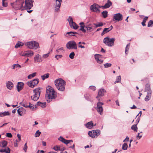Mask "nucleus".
<instances>
[{
    "label": "nucleus",
    "instance_id": "nucleus-1",
    "mask_svg": "<svg viewBox=\"0 0 153 153\" xmlns=\"http://www.w3.org/2000/svg\"><path fill=\"white\" fill-rule=\"evenodd\" d=\"M57 97V94L52 87L48 86L46 88L45 98L47 102H50L53 100H54Z\"/></svg>",
    "mask_w": 153,
    "mask_h": 153
},
{
    "label": "nucleus",
    "instance_id": "nucleus-2",
    "mask_svg": "<svg viewBox=\"0 0 153 153\" xmlns=\"http://www.w3.org/2000/svg\"><path fill=\"white\" fill-rule=\"evenodd\" d=\"M56 88L59 91H65L66 82L63 79L59 78L56 80L54 81Z\"/></svg>",
    "mask_w": 153,
    "mask_h": 153
},
{
    "label": "nucleus",
    "instance_id": "nucleus-3",
    "mask_svg": "<svg viewBox=\"0 0 153 153\" xmlns=\"http://www.w3.org/2000/svg\"><path fill=\"white\" fill-rule=\"evenodd\" d=\"M24 3V0H17L14 3H11V5L16 10H24L23 4Z\"/></svg>",
    "mask_w": 153,
    "mask_h": 153
},
{
    "label": "nucleus",
    "instance_id": "nucleus-4",
    "mask_svg": "<svg viewBox=\"0 0 153 153\" xmlns=\"http://www.w3.org/2000/svg\"><path fill=\"white\" fill-rule=\"evenodd\" d=\"M41 88H37L33 90V92L34 94L33 96L31 97V99L34 101H36L39 98L40 95L41 91L40 90Z\"/></svg>",
    "mask_w": 153,
    "mask_h": 153
},
{
    "label": "nucleus",
    "instance_id": "nucleus-5",
    "mask_svg": "<svg viewBox=\"0 0 153 153\" xmlns=\"http://www.w3.org/2000/svg\"><path fill=\"white\" fill-rule=\"evenodd\" d=\"M25 45L29 48L36 49L39 47V43L36 41H31L25 43Z\"/></svg>",
    "mask_w": 153,
    "mask_h": 153
},
{
    "label": "nucleus",
    "instance_id": "nucleus-6",
    "mask_svg": "<svg viewBox=\"0 0 153 153\" xmlns=\"http://www.w3.org/2000/svg\"><path fill=\"white\" fill-rule=\"evenodd\" d=\"M115 38L110 39L108 37H106L103 39V43L109 47H112L114 45Z\"/></svg>",
    "mask_w": 153,
    "mask_h": 153
},
{
    "label": "nucleus",
    "instance_id": "nucleus-7",
    "mask_svg": "<svg viewBox=\"0 0 153 153\" xmlns=\"http://www.w3.org/2000/svg\"><path fill=\"white\" fill-rule=\"evenodd\" d=\"M100 131L99 129L90 131L88 132V134L90 137L92 138L97 137L100 134Z\"/></svg>",
    "mask_w": 153,
    "mask_h": 153
},
{
    "label": "nucleus",
    "instance_id": "nucleus-8",
    "mask_svg": "<svg viewBox=\"0 0 153 153\" xmlns=\"http://www.w3.org/2000/svg\"><path fill=\"white\" fill-rule=\"evenodd\" d=\"M39 82V80L38 79H35L27 82V84L30 87L33 88L35 86L37 85Z\"/></svg>",
    "mask_w": 153,
    "mask_h": 153
},
{
    "label": "nucleus",
    "instance_id": "nucleus-9",
    "mask_svg": "<svg viewBox=\"0 0 153 153\" xmlns=\"http://www.w3.org/2000/svg\"><path fill=\"white\" fill-rule=\"evenodd\" d=\"M66 47L68 49H77L76 44L74 41H69L67 43Z\"/></svg>",
    "mask_w": 153,
    "mask_h": 153
},
{
    "label": "nucleus",
    "instance_id": "nucleus-10",
    "mask_svg": "<svg viewBox=\"0 0 153 153\" xmlns=\"http://www.w3.org/2000/svg\"><path fill=\"white\" fill-rule=\"evenodd\" d=\"M101 7L97 4H94L90 6V10L92 12L96 13H100V10L99 9Z\"/></svg>",
    "mask_w": 153,
    "mask_h": 153
},
{
    "label": "nucleus",
    "instance_id": "nucleus-11",
    "mask_svg": "<svg viewBox=\"0 0 153 153\" xmlns=\"http://www.w3.org/2000/svg\"><path fill=\"white\" fill-rule=\"evenodd\" d=\"M67 20L68 21L70 26L71 28H73L75 30L78 28V26L75 22L73 21V19L71 16H69Z\"/></svg>",
    "mask_w": 153,
    "mask_h": 153
},
{
    "label": "nucleus",
    "instance_id": "nucleus-12",
    "mask_svg": "<svg viewBox=\"0 0 153 153\" xmlns=\"http://www.w3.org/2000/svg\"><path fill=\"white\" fill-rule=\"evenodd\" d=\"M34 1L32 0H25V5L24 6V9H31L33 6V3Z\"/></svg>",
    "mask_w": 153,
    "mask_h": 153
},
{
    "label": "nucleus",
    "instance_id": "nucleus-13",
    "mask_svg": "<svg viewBox=\"0 0 153 153\" xmlns=\"http://www.w3.org/2000/svg\"><path fill=\"white\" fill-rule=\"evenodd\" d=\"M103 103L101 102H99L97 103V107L96 108L97 111L101 115L102 114L103 109L102 105Z\"/></svg>",
    "mask_w": 153,
    "mask_h": 153
},
{
    "label": "nucleus",
    "instance_id": "nucleus-14",
    "mask_svg": "<svg viewBox=\"0 0 153 153\" xmlns=\"http://www.w3.org/2000/svg\"><path fill=\"white\" fill-rule=\"evenodd\" d=\"M123 16L120 13H116L114 14L113 17V20H117L118 21H121L123 19Z\"/></svg>",
    "mask_w": 153,
    "mask_h": 153
},
{
    "label": "nucleus",
    "instance_id": "nucleus-15",
    "mask_svg": "<svg viewBox=\"0 0 153 153\" xmlns=\"http://www.w3.org/2000/svg\"><path fill=\"white\" fill-rule=\"evenodd\" d=\"M34 62L35 63L40 62L42 61L41 56L39 54L35 56L34 58Z\"/></svg>",
    "mask_w": 153,
    "mask_h": 153
},
{
    "label": "nucleus",
    "instance_id": "nucleus-16",
    "mask_svg": "<svg viewBox=\"0 0 153 153\" xmlns=\"http://www.w3.org/2000/svg\"><path fill=\"white\" fill-rule=\"evenodd\" d=\"M24 83L22 82H19L17 85V91L19 92L23 89L24 87Z\"/></svg>",
    "mask_w": 153,
    "mask_h": 153
},
{
    "label": "nucleus",
    "instance_id": "nucleus-17",
    "mask_svg": "<svg viewBox=\"0 0 153 153\" xmlns=\"http://www.w3.org/2000/svg\"><path fill=\"white\" fill-rule=\"evenodd\" d=\"M112 5V2L110 0H108L107 3L104 5L101 6V7L103 9H106L109 8Z\"/></svg>",
    "mask_w": 153,
    "mask_h": 153
},
{
    "label": "nucleus",
    "instance_id": "nucleus-18",
    "mask_svg": "<svg viewBox=\"0 0 153 153\" xmlns=\"http://www.w3.org/2000/svg\"><path fill=\"white\" fill-rule=\"evenodd\" d=\"M113 28V27L112 25L109 27L105 28L101 33V35L103 36L105 33L109 32Z\"/></svg>",
    "mask_w": 153,
    "mask_h": 153
},
{
    "label": "nucleus",
    "instance_id": "nucleus-19",
    "mask_svg": "<svg viewBox=\"0 0 153 153\" xmlns=\"http://www.w3.org/2000/svg\"><path fill=\"white\" fill-rule=\"evenodd\" d=\"M7 142L6 140H3L0 142V147L1 148H5L7 147Z\"/></svg>",
    "mask_w": 153,
    "mask_h": 153
},
{
    "label": "nucleus",
    "instance_id": "nucleus-20",
    "mask_svg": "<svg viewBox=\"0 0 153 153\" xmlns=\"http://www.w3.org/2000/svg\"><path fill=\"white\" fill-rule=\"evenodd\" d=\"M13 83L10 81H8L7 83V88L11 90L13 88Z\"/></svg>",
    "mask_w": 153,
    "mask_h": 153
},
{
    "label": "nucleus",
    "instance_id": "nucleus-21",
    "mask_svg": "<svg viewBox=\"0 0 153 153\" xmlns=\"http://www.w3.org/2000/svg\"><path fill=\"white\" fill-rule=\"evenodd\" d=\"M145 91L147 93H152V91L150 88V85L149 84H147L146 85Z\"/></svg>",
    "mask_w": 153,
    "mask_h": 153
},
{
    "label": "nucleus",
    "instance_id": "nucleus-22",
    "mask_svg": "<svg viewBox=\"0 0 153 153\" xmlns=\"http://www.w3.org/2000/svg\"><path fill=\"white\" fill-rule=\"evenodd\" d=\"M105 92V90L104 89H100L98 92V95L100 97L104 95V94Z\"/></svg>",
    "mask_w": 153,
    "mask_h": 153
},
{
    "label": "nucleus",
    "instance_id": "nucleus-23",
    "mask_svg": "<svg viewBox=\"0 0 153 153\" xmlns=\"http://www.w3.org/2000/svg\"><path fill=\"white\" fill-rule=\"evenodd\" d=\"M20 104L21 105L25 108H28L30 106V103L29 102L28 103L25 101H23L20 102Z\"/></svg>",
    "mask_w": 153,
    "mask_h": 153
},
{
    "label": "nucleus",
    "instance_id": "nucleus-24",
    "mask_svg": "<svg viewBox=\"0 0 153 153\" xmlns=\"http://www.w3.org/2000/svg\"><path fill=\"white\" fill-rule=\"evenodd\" d=\"M0 152L1 153H10V149L9 147H7L5 149H0Z\"/></svg>",
    "mask_w": 153,
    "mask_h": 153
},
{
    "label": "nucleus",
    "instance_id": "nucleus-25",
    "mask_svg": "<svg viewBox=\"0 0 153 153\" xmlns=\"http://www.w3.org/2000/svg\"><path fill=\"white\" fill-rule=\"evenodd\" d=\"M10 113L8 111H4L3 112H0V117H3L5 116H8L10 115Z\"/></svg>",
    "mask_w": 153,
    "mask_h": 153
},
{
    "label": "nucleus",
    "instance_id": "nucleus-26",
    "mask_svg": "<svg viewBox=\"0 0 153 153\" xmlns=\"http://www.w3.org/2000/svg\"><path fill=\"white\" fill-rule=\"evenodd\" d=\"M76 34H78V33L76 32L70 31L67 32L65 35L67 37H68V36H67V35L68 34L70 36H75L76 37H77V36L75 35Z\"/></svg>",
    "mask_w": 153,
    "mask_h": 153
},
{
    "label": "nucleus",
    "instance_id": "nucleus-27",
    "mask_svg": "<svg viewBox=\"0 0 153 153\" xmlns=\"http://www.w3.org/2000/svg\"><path fill=\"white\" fill-rule=\"evenodd\" d=\"M152 93H147V94L144 99V100L146 101H149L151 99Z\"/></svg>",
    "mask_w": 153,
    "mask_h": 153
},
{
    "label": "nucleus",
    "instance_id": "nucleus-28",
    "mask_svg": "<svg viewBox=\"0 0 153 153\" xmlns=\"http://www.w3.org/2000/svg\"><path fill=\"white\" fill-rule=\"evenodd\" d=\"M85 125L87 128L91 129L92 127V121H90L86 123Z\"/></svg>",
    "mask_w": 153,
    "mask_h": 153
},
{
    "label": "nucleus",
    "instance_id": "nucleus-29",
    "mask_svg": "<svg viewBox=\"0 0 153 153\" xmlns=\"http://www.w3.org/2000/svg\"><path fill=\"white\" fill-rule=\"evenodd\" d=\"M37 105L41 107L42 108L45 107L46 106L45 102H37Z\"/></svg>",
    "mask_w": 153,
    "mask_h": 153
},
{
    "label": "nucleus",
    "instance_id": "nucleus-30",
    "mask_svg": "<svg viewBox=\"0 0 153 153\" xmlns=\"http://www.w3.org/2000/svg\"><path fill=\"white\" fill-rule=\"evenodd\" d=\"M84 97L85 99L88 101H91V98L90 95L89 94L86 93L84 95Z\"/></svg>",
    "mask_w": 153,
    "mask_h": 153
},
{
    "label": "nucleus",
    "instance_id": "nucleus-31",
    "mask_svg": "<svg viewBox=\"0 0 153 153\" xmlns=\"http://www.w3.org/2000/svg\"><path fill=\"white\" fill-rule=\"evenodd\" d=\"M26 56H31L34 54V53L32 51H27L26 53Z\"/></svg>",
    "mask_w": 153,
    "mask_h": 153
},
{
    "label": "nucleus",
    "instance_id": "nucleus-32",
    "mask_svg": "<svg viewBox=\"0 0 153 153\" xmlns=\"http://www.w3.org/2000/svg\"><path fill=\"white\" fill-rule=\"evenodd\" d=\"M24 66H25L23 64H22V65L21 66L18 64H16L13 65H12V69H14L16 68V67H19V68H21L22 67H24Z\"/></svg>",
    "mask_w": 153,
    "mask_h": 153
},
{
    "label": "nucleus",
    "instance_id": "nucleus-33",
    "mask_svg": "<svg viewBox=\"0 0 153 153\" xmlns=\"http://www.w3.org/2000/svg\"><path fill=\"white\" fill-rule=\"evenodd\" d=\"M137 124L133 125L131 127V129L135 132H136L137 130Z\"/></svg>",
    "mask_w": 153,
    "mask_h": 153
},
{
    "label": "nucleus",
    "instance_id": "nucleus-34",
    "mask_svg": "<svg viewBox=\"0 0 153 153\" xmlns=\"http://www.w3.org/2000/svg\"><path fill=\"white\" fill-rule=\"evenodd\" d=\"M49 74L47 73L41 76V78L42 80H44L45 79L49 77Z\"/></svg>",
    "mask_w": 153,
    "mask_h": 153
},
{
    "label": "nucleus",
    "instance_id": "nucleus-35",
    "mask_svg": "<svg viewBox=\"0 0 153 153\" xmlns=\"http://www.w3.org/2000/svg\"><path fill=\"white\" fill-rule=\"evenodd\" d=\"M102 14L104 18H106L107 16L108 12L106 10L103 11Z\"/></svg>",
    "mask_w": 153,
    "mask_h": 153
},
{
    "label": "nucleus",
    "instance_id": "nucleus-36",
    "mask_svg": "<svg viewBox=\"0 0 153 153\" xmlns=\"http://www.w3.org/2000/svg\"><path fill=\"white\" fill-rule=\"evenodd\" d=\"M36 72L33 73L27 76V78L28 79H31V78L33 77L36 76Z\"/></svg>",
    "mask_w": 153,
    "mask_h": 153
},
{
    "label": "nucleus",
    "instance_id": "nucleus-37",
    "mask_svg": "<svg viewBox=\"0 0 153 153\" xmlns=\"http://www.w3.org/2000/svg\"><path fill=\"white\" fill-rule=\"evenodd\" d=\"M23 108L21 107L19 108L17 110L18 113V114L20 116L22 115V114L21 113V112L23 110Z\"/></svg>",
    "mask_w": 153,
    "mask_h": 153
},
{
    "label": "nucleus",
    "instance_id": "nucleus-38",
    "mask_svg": "<svg viewBox=\"0 0 153 153\" xmlns=\"http://www.w3.org/2000/svg\"><path fill=\"white\" fill-rule=\"evenodd\" d=\"M56 5L61 6L62 0H56Z\"/></svg>",
    "mask_w": 153,
    "mask_h": 153
},
{
    "label": "nucleus",
    "instance_id": "nucleus-39",
    "mask_svg": "<svg viewBox=\"0 0 153 153\" xmlns=\"http://www.w3.org/2000/svg\"><path fill=\"white\" fill-rule=\"evenodd\" d=\"M94 25L96 27H101L103 25L102 22H99L97 24L94 23Z\"/></svg>",
    "mask_w": 153,
    "mask_h": 153
},
{
    "label": "nucleus",
    "instance_id": "nucleus-40",
    "mask_svg": "<svg viewBox=\"0 0 153 153\" xmlns=\"http://www.w3.org/2000/svg\"><path fill=\"white\" fill-rule=\"evenodd\" d=\"M64 51L63 48L62 47L60 48H58L56 51V52L57 53H61L60 51L63 52Z\"/></svg>",
    "mask_w": 153,
    "mask_h": 153
},
{
    "label": "nucleus",
    "instance_id": "nucleus-41",
    "mask_svg": "<svg viewBox=\"0 0 153 153\" xmlns=\"http://www.w3.org/2000/svg\"><path fill=\"white\" fill-rule=\"evenodd\" d=\"M121 81V76H117L116 78V81L114 82V83L116 84V83L120 82Z\"/></svg>",
    "mask_w": 153,
    "mask_h": 153
},
{
    "label": "nucleus",
    "instance_id": "nucleus-42",
    "mask_svg": "<svg viewBox=\"0 0 153 153\" xmlns=\"http://www.w3.org/2000/svg\"><path fill=\"white\" fill-rule=\"evenodd\" d=\"M61 6H58L55 5V9L54 11L55 12H59L60 11V8Z\"/></svg>",
    "mask_w": 153,
    "mask_h": 153
},
{
    "label": "nucleus",
    "instance_id": "nucleus-43",
    "mask_svg": "<svg viewBox=\"0 0 153 153\" xmlns=\"http://www.w3.org/2000/svg\"><path fill=\"white\" fill-rule=\"evenodd\" d=\"M153 25V21L152 20H150L147 26L149 27H152V25Z\"/></svg>",
    "mask_w": 153,
    "mask_h": 153
},
{
    "label": "nucleus",
    "instance_id": "nucleus-44",
    "mask_svg": "<svg viewBox=\"0 0 153 153\" xmlns=\"http://www.w3.org/2000/svg\"><path fill=\"white\" fill-rule=\"evenodd\" d=\"M128 148V145L127 143H124L123 146L122 147V149L123 150H126Z\"/></svg>",
    "mask_w": 153,
    "mask_h": 153
},
{
    "label": "nucleus",
    "instance_id": "nucleus-45",
    "mask_svg": "<svg viewBox=\"0 0 153 153\" xmlns=\"http://www.w3.org/2000/svg\"><path fill=\"white\" fill-rule=\"evenodd\" d=\"M60 147L59 146H54L53 149L56 151H58L60 150Z\"/></svg>",
    "mask_w": 153,
    "mask_h": 153
},
{
    "label": "nucleus",
    "instance_id": "nucleus-46",
    "mask_svg": "<svg viewBox=\"0 0 153 153\" xmlns=\"http://www.w3.org/2000/svg\"><path fill=\"white\" fill-rule=\"evenodd\" d=\"M85 26H80V28L79 30L82 31L83 33H85L86 30L84 29V28L85 27Z\"/></svg>",
    "mask_w": 153,
    "mask_h": 153
},
{
    "label": "nucleus",
    "instance_id": "nucleus-47",
    "mask_svg": "<svg viewBox=\"0 0 153 153\" xmlns=\"http://www.w3.org/2000/svg\"><path fill=\"white\" fill-rule=\"evenodd\" d=\"M41 133V132L39 131V130H37L35 134V136L36 137H38L40 135Z\"/></svg>",
    "mask_w": 153,
    "mask_h": 153
},
{
    "label": "nucleus",
    "instance_id": "nucleus-48",
    "mask_svg": "<svg viewBox=\"0 0 153 153\" xmlns=\"http://www.w3.org/2000/svg\"><path fill=\"white\" fill-rule=\"evenodd\" d=\"M130 44L129 43L127 45L126 47L125 48V53L126 54L127 53V52L128 51L130 46Z\"/></svg>",
    "mask_w": 153,
    "mask_h": 153
},
{
    "label": "nucleus",
    "instance_id": "nucleus-49",
    "mask_svg": "<svg viewBox=\"0 0 153 153\" xmlns=\"http://www.w3.org/2000/svg\"><path fill=\"white\" fill-rule=\"evenodd\" d=\"M58 140L62 142V143H65V142L66 140V139L62 137V136H60L58 139Z\"/></svg>",
    "mask_w": 153,
    "mask_h": 153
},
{
    "label": "nucleus",
    "instance_id": "nucleus-50",
    "mask_svg": "<svg viewBox=\"0 0 153 153\" xmlns=\"http://www.w3.org/2000/svg\"><path fill=\"white\" fill-rule=\"evenodd\" d=\"M58 140L62 142V143H65V142L66 140V139L62 137V136H60L58 139Z\"/></svg>",
    "mask_w": 153,
    "mask_h": 153
},
{
    "label": "nucleus",
    "instance_id": "nucleus-51",
    "mask_svg": "<svg viewBox=\"0 0 153 153\" xmlns=\"http://www.w3.org/2000/svg\"><path fill=\"white\" fill-rule=\"evenodd\" d=\"M58 140L62 142V143H65V142L66 140V139L62 137V136H60L58 139Z\"/></svg>",
    "mask_w": 153,
    "mask_h": 153
},
{
    "label": "nucleus",
    "instance_id": "nucleus-52",
    "mask_svg": "<svg viewBox=\"0 0 153 153\" xmlns=\"http://www.w3.org/2000/svg\"><path fill=\"white\" fill-rule=\"evenodd\" d=\"M75 56V53L74 52H72L69 55V57L71 59H73L74 58V56Z\"/></svg>",
    "mask_w": 153,
    "mask_h": 153
},
{
    "label": "nucleus",
    "instance_id": "nucleus-53",
    "mask_svg": "<svg viewBox=\"0 0 153 153\" xmlns=\"http://www.w3.org/2000/svg\"><path fill=\"white\" fill-rule=\"evenodd\" d=\"M104 66L105 68H107L110 67L111 66V63H106L104 65Z\"/></svg>",
    "mask_w": 153,
    "mask_h": 153
},
{
    "label": "nucleus",
    "instance_id": "nucleus-54",
    "mask_svg": "<svg viewBox=\"0 0 153 153\" xmlns=\"http://www.w3.org/2000/svg\"><path fill=\"white\" fill-rule=\"evenodd\" d=\"M27 143H26L24 146L23 149L24 150V151L25 152H27Z\"/></svg>",
    "mask_w": 153,
    "mask_h": 153
},
{
    "label": "nucleus",
    "instance_id": "nucleus-55",
    "mask_svg": "<svg viewBox=\"0 0 153 153\" xmlns=\"http://www.w3.org/2000/svg\"><path fill=\"white\" fill-rule=\"evenodd\" d=\"M89 88L93 91H95L96 89V87L95 86L93 85L89 86Z\"/></svg>",
    "mask_w": 153,
    "mask_h": 153
},
{
    "label": "nucleus",
    "instance_id": "nucleus-56",
    "mask_svg": "<svg viewBox=\"0 0 153 153\" xmlns=\"http://www.w3.org/2000/svg\"><path fill=\"white\" fill-rule=\"evenodd\" d=\"M94 56L96 60L100 58L101 56V55L99 54H96Z\"/></svg>",
    "mask_w": 153,
    "mask_h": 153
},
{
    "label": "nucleus",
    "instance_id": "nucleus-57",
    "mask_svg": "<svg viewBox=\"0 0 153 153\" xmlns=\"http://www.w3.org/2000/svg\"><path fill=\"white\" fill-rule=\"evenodd\" d=\"M96 60L97 62L99 64H101L103 62V60L100 59V58L98 59H97Z\"/></svg>",
    "mask_w": 153,
    "mask_h": 153
},
{
    "label": "nucleus",
    "instance_id": "nucleus-58",
    "mask_svg": "<svg viewBox=\"0 0 153 153\" xmlns=\"http://www.w3.org/2000/svg\"><path fill=\"white\" fill-rule=\"evenodd\" d=\"M62 55H56L55 56V58L58 60L59 58H62Z\"/></svg>",
    "mask_w": 153,
    "mask_h": 153
},
{
    "label": "nucleus",
    "instance_id": "nucleus-59",
    "mask_svg": "<svg viewBox=\"0 0 153 153\" xmlns=\"http://www.w3.org/2000/svg\"><path fill=\"white\" fill-rule=\"evenodd\" d=\"M49 53H48L45 54H43L42 55V57L44 58H47L49 56Z\"/></svg>",
    "mask_w": 153,
    "mask_h": 153
},
{
    "label": "nucleus",
    "instance_id": "nucleus-60",
    "mask_svg": "<svg viewBox=\"0 0 153 153\" xmlns=\"http://www.w3.org/2000/svg\"><path fill=\"white\" fill-rule=\"evenodd\" d=\"M30 109L32 110H34L35 109V107L33 105H32L30 104V106L28 107Z\"/></svg>",
    "mask_w": 153,
    "mask_h": 153
},
{
    "label": "nucleus",
    "instance_id": "nucleus-61",
    "mask_svg": "<svg viewBox=\"0 0 153 153\" xmlns=\"http://www.w3.org/2000/svg\"><path fill=\"white\" fill-rule=\"evenodd\" d=\"M85 28L87 29V30H90L92 29V27H89V25H86L85 26Z\"/></svg>",
    "mask_w": 153,
    "mask_h": 153
},
{
    "label": "nucleus",
    "instance_id": "nucleus-62",
    "mask_svg": "<svg viewBox=\"0 0 153 153\" xmlns=\"http://www.w3.org/2000/svg\"><path fill=\"white\" fill-rule=\"evenodd\" d=\"M6 136L9 137H12V135L10 133H6Z\"/></svg>",
    "mask_w": 153,
    "mask_h": 153
},
{
    "label": "nucleus",
    "instance_id": "nucleus-63",
    "mask_svg": "<svg viewBox=\"0 0 153 153\" xmlns=\"http://www.w3.org/2000/svg\"><path fill=\"white\" fill-rule=\"evenodd\" d=\"M2 5L3 7H7V2H5V1H2Z\"/></svg>",
    "mask_w": 153,
    "mask_h": 153
},
{
    "label": "nucleus",
    "instance_id": "nucleus-64",
    "mask_svg": "<svg viewBox=\"0 0 153 153\" xmlns=\"http://www.w3.org/2000/svg\"><path fill=\"white\" fill-rule=\"evenodd\" d=\"M19 141L18 140H16L14 142V145L16 147H17L18 146V143H17V142H19Z\"/></svg>",
    "mask_w": 153,
    "mask_h": 153
}]
</instances>
